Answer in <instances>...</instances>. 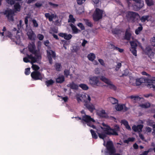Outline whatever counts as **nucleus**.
Masks as SVG:
<instances>
[{
    "mask_svg": "<svg viewBox=\"0 0 155 155\" xmlns=\"http://www.w3.org/2000/svg\"><path fill=\"white\" fill-rule=\"evenodd\" d=\"M150 82H148L149 83L147 85V87L149 88H153V91L155 90V86L152 84V83H155V77L152 78L151 80H150Z\"/></svg>",
    "mask_w": 155,
    "mask_h": 155,
    "instance_id": "a211bd4d",
    "label": "nucleus"
},
{
    "mask_svg": "<svg viewBox=\"0 0 155 155\" xmlns=\"http://www.w3.org/2000/svg\"><path fill=\"white\" fill-rule=\"evenodd\" d=\"M145 52L151 58L153 57L154 56V53L152 49L149 46H148L146 47L145 49Z\"/></svg>",
    "mask_w": 155,
    "mask_h": 155,
    "instance_id": "4468645a",
    "label": "nucleus"
},
{
    "mask_svg": "<svg viewBox=\"0 0 155 155\" xmlns=\"http://www.w3.org/2000/svg\"><path fill=\"white\" fill-rule=\"evenodd\" d=\"M45 84L47 87H49L51 85H52L54 83V81L52 79H50L45 81Z\"/></svg>",
    "mask_w": 155,
    "mask_h": 155,
    "instance_id": "58836bf2",
    "label": "nucleus"
},
{
    "mask_svg": "<svg viewBox=\"0 0 155 155\" xmlns=\"http://www.w3.org/2000/svg\"><path fill=\"white\" fill-rule=\"evenodd\" d=\"M30 68H27L25 69V73L26 75H28L30 73Z\"/></svg>",
    "mask_w": 155,
    "mask_h": 155,
    "instance_id": "5fc2aeb1",
    "label": "nucleus"
},
{
    "mask_svg": "<svg viewBox=\"0 0 155 155\" xmlns=\"http://www.w3.org/2000/svg\"><path fill=\"white\" fill-rule=\"evenodd\" d=\"M84 102V105L89 111L91 112H92L95 109L94 106L92 104H89L87 101H85Z\"/></svg>",
    "mask_w": 155,
    "mask_h": 155,
    "instance_id": "f8f14e48",
    "label": "nucleus"
},
{
    "mask_svg": "<svg viewBox=\"0 0 155 155\" xmlns=\"http://www.w3.org/2000/svg\"><path fill=\"white\" fill-rule=\"evenodd\" d=\"M37 59L36 58L33 57L31 59V61H30V62L32 64H33L34 63H35L37 62Z\"/></svg>",
    "mask_w": 155,
    "mask_h": 155,
    "instance_id": "13d9d810",
    "label": "nucleus"
},
{
    "mask_svg": "<svg viewBox=\"0 0 155 155\" xmlns=\"http://www.w3.org/2000/svg\"><path fill=\"white\" fill-rule=\"evenodd\" d=\"M77 26L80 28L81 30H84L85 29L84 26L81 23H78Z\"/></svg>",
    "mask_w": 155,
    "mask_h": 155,
    "instance_id": "a18cd8bd",
    "label": "nucleus"
},
{
    "mask_svg": "<svg viewBox=\"0 0 155 155\" xmlns=\"http://www.w3.org/2000/svg\"><path fill=\"white\" fill-rule=\"evenodd\" d=\"M84 21L85 22V24L88 27H92L93 25L91 21L87 19H84Z\"/></svg>",
    "mask_w": 155,
    "mask_h": 155,
    "instance_id": "e433bc0d",
    "label": "nucleus"
},
{
    "mask_svg": "<svg viewBox=\"0 0 155 155\" xmlns=\"http://www.w3.org/2000/svg\"><path fill=\"white\" fill-rule=\"evenodd\" d=\"M155 123L152 120L148 119L147 121V125L152 127Z\"/></svg>",
    "mask_w": 155,
    "mask_h": 155,
    "instance_id": "79ce46f5",
    "label": "nucleus"
},
{
    "mask_svg": "<svg viewBox=\"0 0 155 155\" xmlns=\"http://www.w3.org/2000/svg\"><path fill=\"white\" fill-rule=\"evenodd\" d=\"M70 26L72 29L73 33L76 34L81 31L80 30L78 29L73 24H70Z\"/></svg>",
    "mask_w": 155,
    "mask_h": 155,
    "instance_id": "5701e85b",
    "label": "nucleus"
},
{
    "mask_svg": "<svg viewBox=\"0 0 155 155\" xmlns=\"http://www.w3.org/2000/svg\"><path fill=\"white\" fill-rule=\"evenodd\" d=\"M86 0H77V4L79 5H81L84 3Z\"/></svg>",
    "mask_w": 155,
    "mask_h": 155,
    "instance_id": "4d7b16f0",
    "label": "nucleus"
},
{
    "mask_svg": "<svg viewBox=\"0 0 155 155\" xmlns=\"http://www.w3.org/2000/svg\"><path fill=\"white\" fill-rule=\"evenodd\" d=\"M31 78L34 80H41L43 79L41 74L39 71H33L31 74Z\"/></svg>",
    "mask_w": 155,
    "mask_h": 155,
    "instance_id": "9d476101",
    "label": "nucleus"
},
{
    "mask_svg": "<svg viewBox=\"0 0 155 155\" xmlns=\"http://www.w3.org/2000/svg\"><path fill=\"white\" fill-rule=\"evenodd\" d=\"M30 18V17L28 16H26L25 18V23L26 25V27L28 26V18Z\"/></svg>",
    "mask_w": 155,
    "mask_h": 155,
    "instance_id": "603ef678",
    "label": "nucleus"
},
{
    "mask_svg": "<svg viewBox=\"0 0 155 155\" xmlns=\"http://www.w3.org/2000/svg\"><path fill=\"white\" fill-rule=\"evenodd\" d=\"M74 118H76V120H81V123H83V124L85 126V124L84 123V120H82L83 116H82V118H81V117H75Z\"/></svg>",
    "mask_w": 155,
    "mask_h": 155,
    "instance_id": "3c124183",
    "label": "nucleus"
},
{
    "mask_svg": "<svg viewBox=\"0 0 155 155\" xmlns=\"http://www.w3.org/2000/svg\"><path fill=\"white\" fill-rule=\"evenodd\" d=\"M128 98H130L132 99H133L135 103H137L141 100L143 101L144 98L142 97H140L138 95H131Z\"/></svg>",
    "mask_w": 155,
    "mask_h": 155,
    "instance_id": "6ab92c4d",
    "label": "nucleus"
},
{
    "mask_svg": "<svg viewBox=\"0 0 155 155\" xmlns=\"http://www.w3.org/2000/svg\"><path fill=\"white\" fill-rule=\"evenodd\" d=\"M27 35L30 40L32 41L35 40L36 35L32 30L29 31L27 33Z\"/></svg>",
    "mask_w": 155,
    "mask_h": 155,
    "instance_id": "ddd939ff",
    "label": "nucleus"
},
{
    "mask_svg": "<svg viewBox=\"0 0 155 155\" xmlns=\"http://www.w3.org/2000/svg\"><path fill=\"white\" fill-rule=\"evenodd\" d=\"M82 120L87 123V126L92 127L94 129L96 128V126L91 123V122H94L95 120L93 118H92L90 116L88 115H83V116Z\"/></svg>",
    "mask_w": 155,
    "mask_h": 155,
    "instance_id": "39448f33",
    "label": "nucleus"
},
{
    "mask_svg": "<svg viewBox=\"0 0 155 155\" xmlns=\"http://www.w3.org/2000/svg\"><path fill=\"white\" fill-rule=\"evenodd\" d=\"M58 97H61L64 101L65 102H66L68 101V97L67 96L63 97L61 96H58Z\"/></svg>",
    "mask_w": 155,
    "mask_h": 155,
    "instance_id": "e2e57ef3",
    "label": "nucleus"
},
{
    "mask_svg": "<svg viewBox=\"0 0 155 155\" xmlns=\"http://www.w3.org/2000/svg\"><path fill=\"white\" fill-rule=\"evenodd\" d=\"M139 25L140 26L137 28L135 30V33L137 35H139L143 29V27L142 26L141 24H139Z\"/></svg>",
    "mask_w": 155,
    "mask_h": 155,
    "instance_id": "c756f323",
    "label": "nucleus"
},
{
    "mask_svg": "<svg viewBox=\"0 0 155 155\" xmlns=\"http://www.w3.org/2000/svg\"><path fill=\"white\" fill-rule=\"evenodd\" d=\"M145 1L147 5L149 6H150L154 5V2L153 0H145Z\"/></svg>",
    "mask_w": 155,
    "mask_h": 155,
    "instance_id": "4c0bfd02",
    "label": "nucleus"
},
{
    "mask_svg": "<svg viewBox=\"0 0 155 155\" xmlns=\"http://www.w3.org/2000/svg\"><path fill=\"white\" fill-rule=\"evenodd\" d=\"M87 43V41L85 40H84L83 41V42L81 44V45L83 47H84L85 45Z\"/></svg>",
    "mask_w": 155,
    "mask_h": 155,
    "instance_id": "69168bd1",
    "label": "nucleus"
},
{
    "mask_svg": "<svg viewBox=\"0 0 155 155\" xmlns=\"http://www.w3.org/2000/svg\"><path fill=\"white\" fill-rule=\"evenodd\" d=\"M150 106V103L147 102L145 104H142L140 105V106L141 107L144 108H147L149 107Z\"/></svg>",
    "mask_w": 155,
    "mask_h": 155,
    "instance_id": "72a5a7b5",
    "label": "nucleus"
},
{
    "mask_svg": "<svg viewBox=\"0 0 155 155\" xmlns=\"http://www.w3.org/2000/svg\"><path fill=\"white\" fill-rule=\"evenodd\" d=\"M98 61L101 65L103 66H104L105 65V63L103 60L99 59H98Z\"/></svg>",
    "mask_w": 155,
    "mask_h": 155,
    "instance_id": "0e129e2a",
    "label": "nucleus"
},
{
    "mask_svg": "<svg viewBox=\"0 0 155 155\" xmlns=\"http://www.w3.org/2000/svg\"><path fill=\"white\" fill-rule=\"evenodd\" d=\"M37 37L38 39L41 41L43 40L44 38V36L41 34H38L37 35Z\"/></svg>",
    "mask_w": 155,
    "mask_h": 155,
    "instance_id": "bf43d9fd",
    "label": "nucleus"
},
{
    "mask_svg": "<svg viewBox=\"0 0 155 155\" xmlns=\"http://www.w3.org/2000/svg\"><path fill=\"white\" fill-rule=\"evenodd\" d=\"M145 81V79L143 78L137 79L135 82V85L140 86L142 83H144Z\"/></svg>",
    "mask_w": 155,
    "mask_h": 155,
    "instance_id": "393cba45",
    "label": "nucleus"
},
{
    "mask_svg": "<svg viewBox=\"0 0 155 155\" xmlns=\"http://www.w3.org/2000/svg\"><path fill=\"white\" fill-rule=\"evenodd\" d=\"M21 10V6L19 3L17 2L15 3L14 5V9L12 10L15 13L17 12H20Z\"/></svg>",
    "mask_w": 155,
    "mask_h": 155,
    "instance_id": "aec40b11",
    "label": "nucleus"
},
{
    "mask_svg": "<svg viewBox=\"0 0 155 155\" xmlns=\"http://www.w3.org/2000/svg\"><path fill=\"white\" fill-rule=\"evenodd\" d=\"M31 68L34 70V71H38V70L39 69V67L37 65L34 64H32Z\"/></svg>",
    "mask_w": 155,
    "mask_h": 155,
    "instance_id": "37998d69",
    "label": "nucleus"
},
{
    "mask_svg": "<svg viewBox=\"0 0 155 155\" xmlns=\"http://www.w3.org/2000/svg\"><path fill=\"white\" fill-rule=\"evenodd\" d=\"M33 26L35 27H38V25L36 20L33 19L32 20Z\"/></svg>",
    "mask_w": 155,
    "mask_h": 155,
    "instance_id": "49530a36",
    "label": "nucleus"
},
{
    "mask_svg": "<svg viewBox=\"0 0 155 155\" xmlns=\"http://www.w3.org/2000/svg\"><path fill=\"white\" fill-rule=\"evenodd\" d=\"M23 61L25 63L30 62V61L27 57H25L23 58Z\"/></svg>",
    "mask_w": 155,
    "mask_h": 155,
    "instance_id": "338daca9",
    "label": "nucleus"
},
{
    "mask_svg": "<svg viewBox=\"0 0 155 155\" xmlns=\"http://www.w3.org/2000/svg\"><path fill=\"white\" fill-rule=\"evenodd\" d=\"M15 12L12 9H10L5 10L3 12L4 14L6 15L9 21H13L14 16L15 15Z\"/></svg>",
    "mask_w": 155,
    "mask_h": 155,
    "instance_id": "0eeeda50",
    "label": "nucleus"
},
{
    "mask_svg": "<svg viewBox=\"0 0 155 155\" xmlns=\"http://www.w3.org/2000/svg\"><path fill=\"white\" fill-rule=\"evenodd\" d=\"M28 48L30 52L33 54H35L36 53V51L35 50V47L34 43L29 45Z\"/></svg>",
    "mask_w": 155,
    "mask_h": 155,
    "instance_id": "dca6fc26",
    "label": "nucleus"
},
{
    "mask_svg": "<svg viewBox=\"0 0 155 155\" xmlns=\"http://www.w3.org/2000/svg\"><path fill=\"white\" fill-rule=\"evenodd\" d=\"M139 16L137 13L132 11H128L125 13V18L129 22H134L136 17Z\"/></svg>",
    "mask_w": 155,
    "mask_h": 155,
    "instance_id": "f03ea898",
    "label": "nucleus"
},
{
    "mask_svg": "<svg viewBox=\"0 0 155 155\" xmlns=\"http://www.w3.org/2000/svg\"><path fill=\"white\" fill-rule=\"evenodd\" d=\"M150 42L151 45L155 46V37H153L151 38Z\"/></svg>",
    "mask_w": 155,
    "mask_h": 155,
    "instance_id": "de8ad7c7",
    "label": "nucleus"
},
{
    "mask_svg": "<svg viewBox=\"0 0 155 155\" xmlns=\"http://www.w3.org/2000/svg\"><path fill=\"white\" fill-rule=\"evenodd\" d=\"M95 54L93 53H91L87 56L88 59L91 61H93L95 59Z\"/></svg>",
    "mask_w": 155,
    "mask_h": 155,
    "instance_id": "7c9ffc66",
    "label": "nucleus"
},
{
    "mask_svg": "<svg viewBox=\"0 0 155 155\" xmlns=\"http://www.w3.org/2000/svg\"><path fill=\"white\" fill-rule=\"evenodd\" d=\"M106 147L107 152L110 155H112L115 153L116 150L112 141H107Z\"/></svg>",
    "mask_w": 155,
    "mask_h": 155,
    "instance_id": "423d86ee",
    "label": "nucleus"
},
{
    "mask_svg": "<svg viewBox=\"0 0 155 155\" xmlns=\"http://www.w3.org/2000/svg\"><path fill=\"white\" fill-rule=\"evenodd\" d=\"M70 71L68 70L65 69L64 71V74L67 77L69 75Z\"/></svg>",
    "mask_w": 155,
    "mask_h": 155,
    "instance_id": "864d4df0",
    "label": "nucleus"
},
{
    "mask_svg": "<svg viewBox=\"0 0 155 155\" xmlns=\"http://www.w3.org/2000/svg\"><path fill=\"white\" fill-rule=\"evenodd\" d=\"M150 17H151V16L149 15H143L140 18V19L142 22L144 23L146 21H149L150 20L149 19Z\"/></svg>",
    "mask_w": 155,
    "mask_h": 155,
    "instance_id": "4be33fe9",
    "label": "nucleus"
},
{
    "mask_svg": "<svg viewBox=\"0 0 155 155\" xmlns=\"http://www.w3.org/2000/svg\"><path fill=\"white\" fill-rule=\"evenodd\" d=\"M124 109V104H117L116 107V110L118 111H120Z\"/></svg>",
    "mask_w": 155,
    "mask_h": 155,
    "instance_id": "f704fd0d",
    "label": "nucleus"
},
{
    "mask_svg": "<svg viewBox=\"0 0 155 155\" xmlns=\"http://www.w3.org/2000/svg\"><path fill=\"white\" fill-rule=\"evenodd\" d=\"M67 86L70 87L71 89L77 90L78 89V86L76 84L72 81L68 84Z\"/></svg>",
    "mask_w": 155,
    "mask_h": 155,
    "instance_id": "412c9836",
    "label": "nucleus"
},
{
    "mask_svg": "<svg viewBox=\"0 0 155 155\" xmlns=\"http://www.w3.org/2000/svg\"><path fill=\"white\" fill-rule=\"evenodd\" d=\"M146 130L147 132H151L152 129L149 127H147L146 128Z\"/></svg>",
    "mask_w": 155,
    "mask_h": 155,
    "instance_id": "774afa93",
    "label": "nucleus"
},
{
    "mask_svg": "<svg viewBox=\"0 0 155 155\" xmlns=\"http://www.w3.org/2000/svg\"><path fill=\"white\" fill-rule=\"evenodd\" d=\"M131 36V34L126 30L125 34L124 39L127 41H129L130 39Z\"/></svg>",
    "mask_w": 155,
    "mask_h": 155,
    "instance_id": "a878e982",
    "label": "nucleus"
},
{
    "mask_svg": "<svg viewBox=\"0 0 155 155\" xmlns=\"http://www.w3.org/2000/svg\"><path fill=\"white\" fill-rule=\"evenodd\" d=\"M131 47L130 50L132 54L135 56H137V51L136 50L137 44V42L134 41H131L130 42Z\"/></svg>",
    "mask_w": 155,
    "mask_h": 155,
    "instance_id": "9b49d317",
    "label": "nucleus"
},
{
    "mask_svg": "<svg viewBox=\"0 0 155 155\" xmlns=\"http://www.w3.org/2000/svg\"><path fill=\"white\" fill-rule=\"evenodd\" d=\"M112 32L113 34L118 35L120 32V30L118 29L114 28L112 30Z\"/></svg>",
    "mask_w": 155,
    "mask_h": 155,
    "instance_id": "c03bdc74",
    "label": "nucleus"
},
{
    "mask_svg": "<svg viewBox=\"0 0 155 155\" xmlns=\"http://www.w3.org/2000/svg\"><path fill=\"white\" fill-rule=\"evenodd\" d=\"M64 81V78L63 76H59L56 79V81L57 83H61Z\"/></svg>",
    "mask_w": 155,
    "mask_h": 155,
    "instance_id": "c85d7f7f",
    "label": "nucleus"
},
{
    "mask_svg": "<svg viewBox=\"0 0 155 155\" xmlns=\"http://www.w3.org/2000/svg\"><path fill=\"white\" fill-rule=\"evenodd\" d=\"M89 84L93 87H97L100 85V82L98 77L91 76L89 78Z\"/></svg>",
    "mask_w": 155,
    "mask_h": 155,
    "instance_id": "20e7f679",
    "label": "nucleus"
},
{
    "mask_svg": "<svg viewBox=\"0 0 155 155\" xmlns=\"http://www.w3.org/2000/svg\"><path fill=\"white\" fill-rule=\"evenodd\" d=\"M48 4L50 5L51 6L52 8H54L58 7V5L53 3L51 2H48Z\"/></svg>",
    "mask_w": 155,
    "mask_h": 155,
    "instance_id": "6e6d98bb",
    "label": "nucleus"
},
{
    "mask_svg": "<svg viewBox=\"0 0 155 155\" xmlns=\"http://www.w3.org/2000/svg\"><path fill=\"white\" fill-rule=\"evenodd\" d=\"M121 123L123 124L127 129L129 130H131V127L127 120H121Z\"/></svg>",
    "mask_w": 155,
    "mask_h": 155,
    "instance_id": "b1692460",
    "label": "nucleus"
},
{
    "mask_svg": "<svg viewBox=\"0 0 155 155\" xmlns=\"http://www.w3.org/2000/svg\"><path fill=\"white\" fill-rule=\"evenodd\" d=\"M72 35L71 34L67 35L66 33L65 35L64 38L67 40H69L72 37Z\"/></svg>",
    "mask_w": 155,
    "mask_h": 155,
    "instance_id": "09e8293b",
    "label": "nucleus"
},
{
    "mask_svg": "<svg viewBox=\"0 0 155 155\" xmlns=\"http://www.w3.org/2000/svg\"><path fill=\"white\" fill-rule=\"evenodd\" d=\"M100 79L107 84L109 87V88L114 91H116L117 90V87L116 86L112 83L111 81L109 79L106 78L104 76H101L100 78Z\"/></svg>",
    "mask_w": 155,
    "mask_h": 155,
    "instance_id": "6e6552de",
    "label": "nucleus"
},
{
    "mask_svg": "<svg viewBox=\"0 0 155 155\" xmlns=\"http://www.w3.org/2000/svg\"><path fill=\"white\" fill-rule=\"evenodd\" d=\"M47 55L49 63L51 64L53 63V61L52 57L54 59L56 58V53L54 51L52 50H47Z\"/></svg>",
    "mask_w": 155,
    "mask_h": 155,
    "instance_id": "1a4fd4ad",
    "label": "nucleus"
},
{
    "mask_svg": "<svg viewBox=\"0 0 155 155\" xmlns=\"http://www.w3.org/2000/svg\"><path fill=\"white\" fill-rule=\"evenodd\" d=\"M121 64L120 63H118L116 66L115 70L116 71H118L119 69L121 67Z\"/></svg>",
    "mask_w": 155,
    "mask_h": 155,
    "instance_id": "052dcab7",
    "label": "nucleus"
},
{
    "mask_svg": "<svg viewBox=\"0 0 155 155\" xmlns=\"http://www.w3.org/2000/svg\"><path fill=\"white\" fill-rule=\"evenodd\" d=\"M100 127L104 132L101 133L97 132V134L99 137L103 140L107 137V135L118 136V132L119 131L120 129L119 125L117 124H116L114 126V128L109 127H108V128H105L101 126Z\"/></svg>",
    "mask_w": 155,
    "mask_h": 155,
    "instance_id": "f257e3e1",
    "label": "nucleus"
},
{
    "mask_svg": "<svg viewBox=\"0 0 155 155\" xmlns=\"http://www.w3.org/2000/svg\"><path fill=\"white\" fill-rule=\"evenodd\" d=\"M54 67L55 68L56 71H60L61 68H62L61 64L58 63H56L55 65H54Z\"/></svg>",
    "mask_w": 155,
    "mask_h": 155,
    "instance_id": "2f4dec72",
    "label": "nucleus"
},
{
    "mask_svg": "<svg viewBox=\"0 0 155 155\" xmlns=\"http://www.w3.org/2000/svg\"><path fill=\"white\" fill-rule=\"evenodd\" d=\"M75 21L76 20L74 18L73 15L71 14L69 16L68 22H71L74 23Z\"/></svg>",
    "mask_w": 155,
    "mask_h": 155,
    "instance_id": "c9c22d12",
    "label": "nucleus"
},
{
    "mask_svg": "<svg viewBox=\"0 0 155 155\" xmlns=\"http://www.w3.org/2000/svg\"><path fill=\"white\" fill-rule=\"evenodd\" d=\"M103 11L102 10L97 8L93 14L92 17L93 19L95 21H97L103 17Z\"/></svg>",
    "mask_w": 155,
    "mask_h": 155,
    "instance_id": "7ed1b4c3",
    "label": "nucleus"
},
{
    "mask_svg": "<svg viewBox=\"0 0 155 155\" xmlns=\"http://www.w3.org/2000/svg\"><path fill=\"white\" fill-rule=\"evenodd\" d=\"M79 86L84 90L86 91L89 89L88 86L84 84H81L79 85Z\"/></svg>",
    "mask_w": 155,
    "mask_h": 155,
    "instance_id": "473e14b6",
    "label": "nucleus"
},
{
    "mask_svg": "<svg viewBox=\"0 0 155 155\" xmlns=\"http://www.w3.org/2000/svg\"><path fill=\"white\" fill-rule=\"evenodd\" d=\"M143 125L141 124L138 125L137 126L134 125L132 127L133 130L135 132H140L142 131Z\"/></svg>",
    "mask_w": 155,
    "mask_h": 155,
    "instance_id": "2eb2a0df",
    "label": "nucleus"
},
{
    "mask_svg": "<svg viewBox=\"0 0 155 155\" xmlns=\"http://www.w3.org/2000/svg\"><path fill=\"white\" fill-rule=\"evenodd\" d=\"M98 115L100 117L104 118H106L107 115L105 111L104 110H102L98 113Z\"/></svg>",
    "mask_w": 155,
    "mask_h": 155,
    "instance_id": "bb28decb",
    "label": "nucleus"
},
{
    "mask_svg": "<svg viewBox=\"0 0 155 155\" xmlns=\"http://www.w3.org/2000/svg\"><path fill=\"white\" fill-rule=\"evenodd\" d=\"M45 16L48 19L49 21H52L54 18H55L57 15L54 14H52L51 15L49 13H46L45 14Z\"/></svg>",
    "mask_w": 155,
    "mask_h": 155,
    "instance_id": "f3484780",
    "label": "nucleus"
},
{
    "mask_svg": "<svg viewBox=\"0 0 155 155\" xmlns=\"http://www.w3.org/2000/svg\"><path fill=\"white\" fill-rule=\"evenodd\" d=\"M111 46L114 50L118 51L120 53H122L124 51V50L123 49L117 47L115 46L114 45H112Z\"/></svg>",
    "mask_w": 155,
    "mask_h": 155,
    "instance_id": "a19ab883",
    "label": "nucleus"
},
{
    "mask_svg": "<svg viewBox=\"0 0 155 155\" xmlns=\"http://www.w3.org/2000/svg\"><path fill=\"white\" fill-rule=\"evenodd\" d=\"M6 2L8 4L11 5L15 3V0H6Z\"/></svg>",
    "mask_w": 155,
    "mask_h": 155,
    "instance_id": "8fccbe9b",
    "label": "nucleus"
},
{
    "mask_svg": "<svg viewBox=\"0 0 155 155\" xmlns=\"http://www.w3.org/2000/svg\"><path fill=\"white\" fill-rule=\"evenodd\" d=\"M90 132L91 134L92 138L94 139H97L98 138V137L95 131L94 130L91 129L90 130Z\"/></svg>",
    "mask_w": 155,
    "mask_h": 155,
    "instance_id": "ea45409f",
    "label": "nucleus"
},
{
    "mask_svg": "<svg viewBox=\"0 0 155 155\" xmlns=\"http://www.w3.org/2000/svg\"><path fill=\"white\" fill-rule=\"evenodd\" d=\"M108 100L110 101L112 104H118V100L116 98L110 97L108 98Z\"/></svg>",
    "mask_w": 155,
    "mask_h": 155,
    "instance_id": "cd10ccee",
    "label": "nucleus"
},
{
    "mask_svg": "<svg viewBox=\"0 0 155 155\" xmlns=\"http://www.w3.org/2000/svg\"><path fill=\"white\" fill-rule=\"evenodd\" d=\"M35 5L37 8H39L42 6V4L41 3L37 2L35 4Z\"/></svg>",
    "mask_w": 155,
    "mask_h": 155,
    "instance_id": "680f3d73",
    "label": "nucleus"
}]
</instances>
